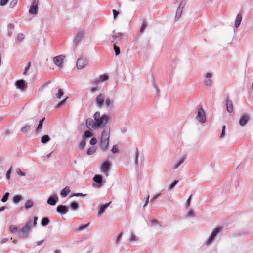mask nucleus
<instances>
[{
    "label": "nucleus",
    "mask_w": 253,
    "mask_h": 253,
    "mask_svg": "<svg viewBox=\"0 0 253 253\" xmlns=\"http://www.w3.org/2000/svg\"><path fill=\"white\" fill-rule=\"evenodd\" d=\"M108 119L107 115L101 116L99 112H96L93 115V119L88 118L86 120V126L89 129H96L103 127L108 121Z\"/></svg>",
    "instance_id": "1"
},
{
    "label": "nucleus",
    "mask_w": 253,
    "mask_h": 253,
    "mask_svg": "<svg viewBox=\"0 0 253 253\" xmlns=\"http://www.w3.org/2000/svg\"><path fill=\"white\" fill-rule=\"evenodd\" d=\"M110 131V128L105 127L101 133L100 146L103 150L106 149L108 147L109 142Z\"/></svg>",
    "instance_id": "2"
},
{
    "label": "nucleus",
    "mask_w": 253,
    "mask_h": 253,
    "mask_svg": "<svg viewBox=\"0 0 253 253\" xmlns=\"http://www.w3.org/2000/svg\"><path fill=\"white\" fill-rule=\"evenodd\" d=\"M123 37V34L121 33H118L117 35L112 36V42L114 43V49L116 55H118L120 53V50L119 47L117 45L118 43V41L120 42L121 39Z\"/></svg>",
    "instance_id": "3"
},
{
    "label": "nucleus",
    "mask_w": 253,
    "mask_h": 253,
    "mask_svg": "<svg viewBox=\"0 0 253 253\" xmlns=\"http://www.w3.org/2000/svg\"><path fill=\"white\" fill-rule=\"evenodd\" d=\"M221 230L222 228L221 227H218L214 229L207 240L206 242V244L209 245L211 244L214 240L217 235L221 231Z\"/></svg>",
    "instance_id": "4"
},
{
    "label": "nucleus",
    "mask_w": 253,
    "mask_h": 253,
    "mask_svg": "<svg viewBox=\"0 0 253 253\" xmlns=\"http://www.w3.org/2000/svg\"><path fill=\"white\" fill-rule=\"evenodd\" d=\"M111 163L109 161L104 162L101 167L100 170L103 172L106 176H108V171L110 168Z\"/></svg>",
    "instance_id": "5"
},
{
    "label": "nucleus",
    "mask_w": 253,
    "mask_h": 253,
    "mask_svg": "<svg viewBox=\"0 0 253 253\" xmlns=\"http://www.w3.org/2000/svg\"><path fill=\"white\" fill-rule=\"evenodd\" d=\"M196 119L201 123H204L206 122L205 112L202 108H199L198 109Z\"/></svg>",
    "instance_id": "6"
},
{
    "label": "nucleus",
    "mask_w": 253,
    "mask_h": 253,
    "mask_svg": "<svg viewBox=\"0 0 253 253\" xmlns=\"http://www.w3.org/2000/svg\"><path fill=\"white\" fill-rule=\"evenodd\" d=\"M88 63L87 60L84 58H80L77 61L76 65L78 69H81L85 67Z\"/></svg>",
    "instance_id": "7"
},
{
    "label": "nucleus",
    "mask_w": 253,
    "mask_h": 253,
    "mask_svg": "<svg viewBox=\"0 0 253 253\" xmlns=\"http://www.w3.org/2000/svg\"><path fill=\"white\" fill-rule=\"evenodd\" d=\"M29 230L27 227L24 226L18 233V237L19 238H26L29 236Z\"/></svg>",
    "instance_id": "8"
},
{
    "label": "nucleus",
    "mask_w": 253,
    "mask_h": 253,
    "mask_svg": "<svg viewBox=\"0 0 253 253\" xmlns=\"http://www.w3.org/2000/svg\"><path fill=\"white\" fill-rule=\"evenodd\" d=\"M65 56L60 55L54 58L53 61L55 64L60 68L63 66V61L65 59Z\"/></svg>",
    "instance_id": "9"
},
{
    "label": "nucleus",
    "mask_w": 253,
    "mask_h": 253,
    "mask_svg": "<svg viewBox=\"0 0 253 253\" xmlns=\"http://www.w3.org/2000/svg\"><path fill=\"white\" fill-rule=\"evenodd\" d=\"M15 85L16 87L22 91H24L27 87L25 81L23 80H19L16 82Z\"/></svg>",
    "instance_id": "10"
},
{
    "label": "nucleus",
    "mask_w": 253,
    "mask_h": 253,
    "mask_svg": "<svg viewBox=\"0 0 253 253\" xmlns=\"http://www.w3.org/2000/svg\"><path fill=\"white\" fill-rule=\"evenodd\" d=\"M56 211L61 215H64L68 212V209L67 206L60 205L56 207Z\"/></svg>",
    "instance_id": "11"
},
{
    "label": "nucleus",
    "mask_w": 253,
    "mask_h": 253,
    "mask_svg": "<svg viewBox=\"0 0 253 253\" xmlns=\"http://www.w3.org/2000/svg\"><path fill=\"white\" fill-rule=\"evenodd\" d=\"M38 0H33L32 5L29 9V13L32 14H36L38 10Z\"/></svg>",
    "instance_id": "12"
},
{
    "label": "nucleus",
    "mask_w": 253,
    "mask_h": 253,
    "mask_svg": "<svg viewBox=\"0 0 253 253\" xmlns=\"http://www.w3.org/2000/svg\"><path fill=\"white\" fill-rule=\"evenodd\" d=\"M58 200V197L57 194H54L52 196H50L47 200V203L48 204L54 206L57 203Z\"/></svg>",
    "instance_id": "13"
},
{
    "label": "nucleus",
    "mask_w": 253,
    "mask_h": 253,
    "mask_svg": "<svg viewBox=\"0 0 253 253\" xmlns=\"http://www.w3.org/2000/svg\"><path fill=\"white\" fill-rule=\"evenodd\" d=\"M250 116L248 114H244L240 117L239 123L240 126H244L249 120Z\"/></svg>",
    "instance_id": "14"
},
{
    "label": "nucleus",
    "mask_w": 253,
    "mask_h": 253,
    "mask_svg": "<svg viewBox=\"0 0 253 253\" xmlns=\"http://www.w3.org/2000/svg\"><path fill=\"white\" fill-rule=\"evenodd\" d=\"M84 35V30L79 31L74 37V42L76 43H78L82 39Z\"/></svg>",
    "instance_id": "15"
},
{
    "label": "nucleus",
    "mask_w": 253,
    "mask_h": 253,
    "mask_svg": "<svg viewBox=\"0 0 253 253\" xmlns=\"http://www.w3.org/2000/svg\"><path fill=\"white\" fill-rule=\"evenodd\" d=\"M105 100V95L100 94L98 95L96 98V104L98 107H101L103 104Z\"/></svg>",
    "instance_id": "16"
},
{
    "label": "nucleus",
    "mask_w": 253,
    "mask_h": 253,
    "mask_svg": "<svg viewBox=\"0 0 253 253\" xmlns=\"http://www.w3.org/2000/svg\"><path fill=\"white\" fill-rule=\"evenodd\" d=\"M111 203V202H110L100 206V208L98 212V216H100L104 212L106 209L110 205Z\"/></svg>",
    "instance_id": "17"
},
{
    "label": "nucleus",
    "mask_w": 253,
    "mask_h": 253,
    "mask_svg": "<svg viewBox=\"0 0 253 253\" xmlns=\"http://www.w3.org/2000/svg\"><path fill=\"white\" fill-rule=\"evenodd\" d=\"M226 110L229 113H231L233 111V105L232 101L229 99H227L226 100Z\"/></svg>",
    "instance_id": "18"
},
{
    "label": "nucleus",
    "mask_w": 253,
    "mask_h": 253,
    "mask_svg": "<svg viewBox=\"0 0 253 253\" xmlns=\"http://www.w3.org/2000/svg\"><path fill=\"white\" fill-rule=\"evenodd\" d=\"M70 188L69 186H67L63 189L60 192V195L62 197H66L68 194L70 192Z\"/></svg>",
    "instance_id": "19"
},
{
    "label": "nucleus",
    "mask_w": 253,
    "mask_h": 253,
    "mask_svg": "<svg viewBox=\"0 0 253 253\" xmlns=\"http://www.w3.org/2000/svg\"><path fill=\"white\" fill-rule=\"evenodd\" d=\"M102 178L101 175L96 174L93 178V180L96 183L101 185L103 182Z\"/></svg>",
    "instance_id": "20"
},
{
    "label": "nucleus",
    "mask_w": 253,
    "mask_h": 253,
    "mask_svg": "<svg viewBox=\"0 0 253 253\" xmlns=\"http://www.w3.org/2000/svg\"><path fill=\"white\" fill-rule=\"evenodd\" d=\"M33 205L34 202L32 200H28L26 201L25 203L24 208H25L26 210H29L33 206Z\"/></svg>",
    "instance_id": "21"
},
{
    "label": "nucleus",
    "mask_w": 253,
    "mask_h": 253,
    "mask_svg": "<svg viewBox=\"0 0 253 253\" xmlns=\"http://www.w3.org/2000/svg\"><path fill=\"white\" fill-rule=\"evenodd\" d=\"M24 198L23 196L20 195H14L13 197V202L14 204H17L20 201L23 200Z\"/></svg>",
    "instance_id": "22"
},
{
    "label": "nucleus",
    "mask_w": 253,
    "mask_h": 253,
    "mask_svg": "<svg viewBox=\"0 0 253 253\" xmlns=\"http://www.w3.org/2000/svg\"><path fill=\"white\" fill-rule=\"evenodd\" d=\"M242 19V16L241 14H238L236 17V20H235V26L236 27H238L241 23V22Z\"/></svg>",
    "instance_id": "23"
},
{
    "label": "nucleus",
    "mask_w": 253,
    "mask_h": 253,
    "mask_svg": "<svg viewBox=\"0 0 253 253\" xmlns=\"http://www.w3.org/2000/svg\"><path fill=\"white\" fill-rule=\"evenodd\" d=\"M50 220L48 217H43L41 221V225L45 227L49 223Z\"/></svg>",
    "instance_id": "24"
},
{
    "label": "nucleus",
    "mask_w": 253,
    "mask_h": 253,
    "mask_svg": "<svg viewBox=\"0 0 253 253\" xmlns=\"http://www.w3.org/2000/svg\"><path fill=\"white\" fill-rule=\"evenodd\" d=\"M50 140L49 136L47 135H44L41 138V142L45 144L48 142Z\"/></svg>",
    "instance_id": "25"
},
{
    "label": "nucleus",
    "mask_w": 253,
    "mask_h": 253,
    "mask_svg": "<svg viewBox=\"0 0 253 253\" xmlns=\"http://www.w3.org/2000/svg\"><path fill=\"white\" fill-rule=\"evenodd\" d=\"M45 120V118H42L39 122V125L36 128V131L38 132V131L42 128L43 123Z\"/></svg>",
    "instance_id": "26"
},
{
    "label": "nucleus",
    "mask_w": 253,
    "mask_h": 253,
    "mask_svg": "<svg viewBox=\"0 0 253 253\" xmlns=\"http://www.w3.org/2000/svg\"><path fill=\"white\" fill-rule=\"evenodd\" d=\"M30 125H26L21 128V130L23 133H26L30 130Z\"/></svg>",
    "instance_id": "27"
},
{
    "label": "nucleus",
    "mask_w": 253,
    "mask_h": 253,
    "mask_svg": "<svg viewBox=\"0 0 253 253\" xmlns=\"http://www.w3.org/2000/svg\"><path fill=\"white\" fill-rule=\"evenodd\" d=\"M70 207L73 210H76L79 208L78 203L76 202H72L70 204Z\"/></svg>",
    "instance_id": "28"
},
{
    "label": "nucleus",
    "mask_w": 253,
    "mask_h": 253,
    "mask_svg": "<svg viewBox=\"0 0 253 253\" xmlns=\"http://www.w3.org/2000/svg\"><path fill=\"white\" fill-rule=\"evenodd\" d=\"M32 225L33 226L32 220L31 219H29L27 221L24 226L26 228L27 227L29 230H31Z\"/></svg>",
    "instance_id": "29"
},
{
    "label": "nucleus",
    "mask_w": 253,
    "mask_h": 253,
    "mask_svg": "<svg viewBox=\"0 0 253 253\" xmlns=\"http://www.w3.org/2000/svg\"><path fill=\"white\" fill-rule=\"evenodd\" d=\"M185 159H180V160L173 166V168L175 169H177L184 162Z\"/></svg>",
    "instance_id": "30"
},
{
    "label": "nucleus",
    "mask_w": 253,
    "mask_h": 253,
    "mask_svg": "<svg viewBox=\"0 0 253 253\" xmlns=\"http://www.w3.org/2000/svg\"><path fill=\"white\" fill-rule=\"evenodd\" d=\"M9 193L8 192H6L2 196L1 199V201L2 202H5L7 201L8 197L9 196Z\"/></svg>",
    "instance_id": "31"
},
{
    "label": "nucleus",
    "mask_w": 253,
    "mask_h": 253,
    "mask_svg": "<svg viewBox=\"0 0 253 253\" xmlns=\"http://www.w3.org/2000/svg\"><path fill=\"white\" fill-rule=\"evenodd\" d=\"M89 223L86 224L82 225L79 227V228L78 229V231H80L84 230V229H86L87 228H88L89 227Z\"/></svg>",
    "instance_id": "32"
},
{
    "label": "nucleus",
    "mask_w": 253,
    "mask_h": 253,
    "mask_svg": "<svg viewBox=\"0 0 253 253\" xmlns=\"http://www.w3.org/2000/svg\"><path fill=\"white\" fill-rule=\"evenodd\" d=\"M10 230L12 233H16L18 232V228L14 225H11L10 226Z\"/></svg>",
    "instance_id": "33"
},
{
    "label": "nucleus",
    "mask_w": 253,
    "mask_h": 253,
    "mask_svg": "<svg viewBox=\"0 0 253 253\" xmlns=\"http://www.w3.org/2000/svg\"><path fill=\"white\" fill-rule=\"evenodd\" d=\"M108 76L107 74H103L100 76L99 81H105L107 80Z\"/></svg>",
    "instance_id": "34"
},
{
    "label": "nucleus",
    "mask_w": 253,
    "mask_h": 253,
    "mask_svg": "<svg viewBox=\"0 0 253 253\" xmlns=\"http://www.w3.org/2000/svg\"><path fill=\"white\" fill-rule=\"evenodd\" d=\"M178 180H174L173 181L169 186V189L171 190L173 189L175 186L178 183Z\"/></svg>",
    "instance_id": "35"
},
{
    "label": "nucleus",
    "mask_w": 253,
    "mask_h": 253,
    "mask_svg": "<svg viewBox=\"0 0 253 253\" xmlns=\"http://www.w3.org/2000/svg\"><path fill=\"white\" fill-rule=\"evenodd\" d=\"M17 2L18 0H13L10 3L9 6L12 8H14L17 4Z\"/></svg>",
    "instance_id": "36"
},
{
    "label": "nucleus",
    "mask_w": 253,
    "mask_h": 253,
    "mask_svg": "<svg viewBox=\"0 0 253 253\" xmlns=\"http://www.w3.org/2000/svg\"><path fill=\"white\" fill-rule=\"evenodd\" d=\"M63 94V92L61 89H59L58 93L56 94V96L57 98H60Z\"/></svg>",
    "instance_id": "37"
},
{
    "label": "nucleus",
    "mask_w": 253,
    "mask_h": 253,
    "mask_svg": "<svg viewBox=\"0 0 253 253\" xmlns=\"http://www.w3.org/2000/svg\"><path fill=\"white\" fill-rule=\"evenodd\" d=\"M147 27V24L145 21H143L142 23V24L141 25V27L140 29V32L141 33L143 32L145 28Z\"/></svg>",
    "instance_id": "38"
},
{
    "label": "nucleus",
    "mask_w": 253,
    "mask_h": 253,
    "mask_svg": "<svg viewBox=\"0 0 253 253\" xmlns=\"http://www.w3.org/2000/svg\"><path fill=\"white\" fill-rule=\"evenodd\" d=\"M93 134L89 131H86L84 133V136L85 138H89L92 136Z\"/></svg>",
    "instance_id": "39"
},
{
    "label": "nucleus",
    "mask_w": 253,
    "mask_h": 253,
    "mask_svg": "<svg viewBox=\"0 0 253 253\" xmlns=\"http://www.w3.org/2000/svg\"><path fill=\"white\" fill-rule=\"evenodd\" d=\"M184 5H185V4L183 3L182 2H181L180 3V4L179 5V8H178V9L177 10V14L179 12V13L181 12L182 9L183 8Z\"/></svg>",
    "instance_id": "40"
},
{
    "label": "nucleus",
    "mask_w": 253,
    "mask_h": 253,
    "mask_svg": "<svg viewBox=\"0 0 253 253\" xmlns=\"http://www.w3.org/2000/svg\"><path fill=\"white\" fill-rule=\"evenodd\" d=\"M86 194H83L82 193H74L71 196V197H74V196H75V197H79V196H81V197H84L85 196H86Z\"/></svg>",
    "instance_id": "41"
},
{
    "label": "nucleus",
    "mask_w": 253,
    "mask_h": 253,
    "mask_svg": "<svg viewBox=\"0 0 253 253\" xmlns=\"http://www.w3.org/2000/svg\"><path fill=\"white\" fill-rule=\"evenodd\" d=\"M194 213L192 210L190 209L187 214V217H194Z\"/></svg>",
    "instance_id": "42"
},
{
    "label": "nucleus",
    "mask_w": 253,
    "mask_h": 253,
    "mask_svg": "<svg viewBox=\"0 0 253 253\" xmlns=\"http://www.w3.org/2000/svg\"><path fill=\"white\" fill-rule=\"evenodd\" d=\"M212 84V81L210 79H208L205 81L204 84L205 85L210 86Z\"/></svg>",
    "instance_id": "43"
},
{
    "label": "nucleus",
    "mask_w": 253,
    "mask_h": 253,
    "mask_svg": "<svg viewBox=\"0 0 253 253\" xmlns=\"http://www.w3.org/2000/svg\"><path fill=\"white\" fill-rule=\"evenodd\" d=\"M8 2V0H0V5L1 6H5Z\"/></svg>",
    "instance_id": "44"
},
{
    "label": "nucleus",
    "mask_w": 253,
    "mask_h": 253,
    "mask_svg": "<svg viewBox=\"0 0 253 253\" xmlns=\"http://www.w3.org/2000/svg\"><path fill=\"white\" fill-rule=\"evenodd\" d=\"M191 199V195L189 197L185 203V207L188 208L190 205V201Z\"/></svg>",
    "instance_id": "45"
},
{
    "label": "nucleus",
    "mask_w": 253,
    "mask_h": 253,
    "mask_svg": "<svg viewBox=\"0 0 253 253\" xmlns=\"http://www.w3.org/2000/svg\"><path fill=\"white\" fill-rule=\"evenodd\" d=\"M160 193L157 194L151 199L150 202L153 203L155 199H156L158 197H160Z\"/></svg>",
    "instance_id": "46"
},
{
    "label": "nucleus",
    "mask_w": 253,
    "mask_h": 253,
    "mask_svg": "<svg viewBox=\"0 0 253 253\" xmlns=\"http://www.w3.org/2000/svg\"><path fill=\"white\" fill-rule=\"evenodd\" d=\"M17 173L22 176H24L26 175V174L23 172H22L19 169H16Z\"/></svg>",
    "instance_id": "47"
},
{
    "label": "nucleus",
    "mask_w": 253,
    "mask_h": 253,
    "mask_svg": "<svg viewBox=\"0 0 253 253\" xmlns=\"http://www.w3.org/2000/svg\"><path fill=\"white\" fill-rule=\"evenodd\" d=\"M24 38V35L23 34H19L18 35H17V39L19 41H21L22 40H23Z\"/></svg>",
    "instance_id": "48"
},
{
    "label": "nucleus",
    "mask_w": 253,
    "mask_h": 253,
    "mask_svg": "<svg viewBox=\"0 0 253 253\" xmlns=\"http://www.w3.org/2000/svg\"><path fill=\"white\" fill-rule=\"evenodd\" d=\"M111 151L113 153H116L118 152V148H117V145H114L113 146L112 149H111Z\"/></svg>",
    "instance_id": "49"
},
{
    "label": "nucleus",
    "mask_w": 253,
    "mask_h": 253,
    "mask_svg": "<svg viewBox=\"0 0 253 253\" xmlns=\"http://www.w3.org/2000/svg\"><path fill=\"white\" fill-rule=\"evenodd\" d=\"M97 143V139L95 138H92L90 140V144L92 145H95Z\"/></svg>",
    "instance_id": "50"
},
{
    "label": "nucleus",
    "mask_w": 253,
    "mask_h": 253,
    "mask_svg": "<svg viewBox=\"0 0 253 253\" xmlns=\"http://www.w3.org/2000/svg\"><path fill=\"white\" fill-rule=\"evenodd\" d=\"M30 66H31V63L29 62L28 64V66L27 67H26L25 69H24V72H23V74L24 75H25L26 74V73L27 72V71L29 69Z\"/></svg>",
    "instance_id": "51"
},
{
    "label": "nucleus",
    "mask_w": 253,
    "mask_h": 253,
    "mask_svg": "<svg viewBox=\"0 0 253 253\" xmlns=\"http://www.w3.org/2000/svg\"><path fill=\"white\" fill-rule=\"evenodd\" d=\"M11 173V168H10V169H9L8 170V171H7L6 174V178L7 179H9Z\"/></svg>",
    "instance_id": "52"
},
{
    "label": "nucleus",
    "mask_w": 253,
    "mask_h": 253,
    "mask_svg": "<svg viewBox=\"0 0 253 253\" xmlns=\"http://www.w3.org/2000/svg\"><path fill=\"white\" fill-rule=\"evenodd\" d=\"M225 126H222V133H221V135L220 136V138H223L224 136V135H225Z\"/></svg>",
    "instance_id": "53"
},
{
    "label": "nucleus",
    "mask_w": 253,
    "mask_h": 253,
    "mask_svg": "<svg viewBox=\"0 0 253 253\" xmlns=\"http://www.w3.org/2000/svg\"><path fill=\"white\" fill-rule=\"evenodd\" d=\"M122 235H123V233H122V232H121V233H120L118 235V237H117V239H116V244H118V243H119V241H120V239H121V238H122Z\"/></svg>",
    "instance_id": "54"
},
{
    "label": "nucleus",
    "mask_w": 253,
    "mask_h": 253,
    "mask_svg": "<svg viewBox=\"0 0 253 253\" xmlns=\"http://www.w3.org/2000/svg\"><path fill=\"white\" fill-rule=\"evenodd\" d=\"M113 13L114 18L115 19L119 14V12L117 11L116 10L114 9L113 10Z\"/></svg>",
    "instance_id": "55"
},
{
    "label": "nucleus",
    "mask_w": 253,
    "mask_h": 253,
    "mask_svg": "<svg viewBox=\"0 0 253 253\" xmlns=\"http://www.w3.org/2000/svg\"><path fill=\"white\" fill-rule=\"evenodd\" d=\"M151 223L153 224L154 225H155V226H156V225L159 224L158 221L157 220H156V219H152L151 220Z\"/></svg>",
    "instance_id": "56"
},
{
    "label": "nucleus",
    "mask_w": 253,
    "mask_h": 253,
    "mask_svg": "<svg viewBox=\"0 0 253 253\" xmlns=\"http://www.w3.org/2000/svg\"><path fill=\"white\" fill-rule=\"evenodd\" d=\"M149 196H147V197L145 198V202L143 205V207H145V206H146L148 203H149Z\"/></svg>",
    "instance_id": "57"
},
{
    "label": "nucleus",
    "mask_w": 253,
    "mask_h": 253,
    "mask_svg": "<svg viewBox=\"0 0 253 253\" xmlns=\"http://www.w3.org/2000/svg\"><path fill=\"white\" fill-rule=\"evenodd\" d=\"M67 98H66V99H64L63 101H62L61 102H59L58 105H57V107H60L61 106V105H63L66 101V100H67Z\"/></svg>",
    "instance_id": "58"
},
{
    "label": "nucleus",
    "mask_w": 253,
    "mask_h": 253,
    "mask_svg": "<svg viewBox=\"0 0 253 253\" xmlns=\"http://www.w3.org/2000/svg\"><path fill=\"white\" fill-rule=\"evenodd\" d=\"M136 240V237H135V235L133 234H131L130 238L129 239V240L131 241H134Z\"/></svg>",
    "instance_id": "59"
},
{
    "label": "nucleus",
    "mask_w": 253,
    "mask_h": 253,
    "mask_svg": "<svg viewBox=\"0 0 253 253\" xmlns=\"http://www.w3.org/2000/svg\"><path fill=\"white\" fill-rule=\"evenodd\" d=\"M85 145V142L84 141H82L80 143V147L81 148H83Z\"/></svg>",
    "instance_id": "60"
},
{
    "label": "nucleus",
    "mask_w": 253,
    "mask_h": 253,
    "mask_svg": "<svg viewBox=\"0 0 253 253\" xmlns=\"http://www.w3.org/2000/svg\"><path fill=\"white\" fill-rule=\"evenodd\" d=\"M94 152V150L93 149H91V148H89L88 150H87V153L88 154H93V153Z\"/></svg>",
    "instance_id": "61"
},
{
    "label": "nucleus",
    "mask_w": 253,
    "mask_h": 253,
    "mask_svg": "<svg viewBox=\"0 0 253 253\" xmlns=\"http://www.w3.org/2000/svg\"><path fill=\"white\" fill-rule=\"evenodd\" d=\"M105 103H106V105L107 106H109L111 103V101L109 99H107L106 100V101H105Z\"/></svg>",
    "instance_id": "62"
},
{
    "label": "nucleus",
    "mask_w": 253,
    "mask_h": 253,
    "mask_svg": "<svg viewBox=\"0 0 253 253\" xmlns=\"http://www.w3.org/2000/svg\"><path fill=\"white\" fill-rule=\"evenodd\" d=\"M33 220H34L33 222V226H35V225L37 224V220H38V217H36V216H35V217H34V219H33Z\"/></svg>",
    "instance_id": "63"
},
{
    "label": "nucleus",
    "mask_w": 253,
    "mask_h": 253,
    "mask_svg": "<svg viewBox=\"0 0 253 253\" xmlns=\"http://www.w3.org/2000/svg\"><path fill=\"white\" fill-rule=\"evenodd\" d=\"M7 241H8L7 239L3 238L1 240L0 243H1V244H4V243H6Z\"/></svg>",
    "instance_id": "64"
}]
</instances>
